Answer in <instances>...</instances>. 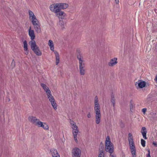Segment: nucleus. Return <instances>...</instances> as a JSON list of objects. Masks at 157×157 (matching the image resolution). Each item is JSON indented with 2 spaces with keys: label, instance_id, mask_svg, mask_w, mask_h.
Masks as SVG:
<instances>
[{
  "label": "nucleus",
  "instance_id": "a19ab883",
  "mask_svg": "<svg viewBox=\"0 0 157 157\" xmlns=\"http://www.w3.org/2000/svg\"><path fill=\"white\" fill-rule=\"evenodd\" d=\"M135 82V85H136V84H137V82Z\"/></svg>",
  "mask_w": 157,
  "mask_h": 157
},
{
  "label": "nucleus",
  "instance_id": "f03ea898",
  "mask_svg": "<svg viewBox=\"0 0 157 157\" xmlns=\"http://www.w3.org/2000/svg\"><path fill=\"white\" fill-rule=\"evenodd\" d=\"M68 6V4L65 3H57L51 5L50 9L54 13H57L61 10L66 9Z\"/></svg>",
  "mask_w": 157,
  "mask_h": 157
},
{
  "label": "nucleus",
  "instance_id": "412c9836",
  "mask_svg": "<svg viewBox=\"0 0 157 157\" xmlns=\"http://www.w3.org/2000/svg\"><path fill=\"white\" fill-rule=\"evenodd\" d=\"M48 45L50 47V50L53 52H55L54 50V43L51 40H49L48 41Z\"/></svg>",
  "mask_w": 157,
  "mask_h": 157
},
{
  "label": "nucleus",
  "instance_id": "58836bf2",
  "mask_svg": "<svg viewBox=\"0 0 157 157\" xmlns=\"http://www.w3.org/2000/svg\"><path fill=\"white\" fill-rule=\"evenodd\" d=\"M155 80L156 81H157V75L156 76Z\"/></svg>",
  "mask_w": 157,
  "mask_h": 157
},
{
  "label": "nucleus",
  "instance_id": "393cba45",
  "mask_svg": "<svg viewBox=\"0 0 157 157\" xmlns=\"http://www.w3.org/2000/svg\"><path fill=\"white\" fill-rule=\"evenodd\" d=\"M111 102H112L113 108H115V99L114 95H112L111 96Z\"/></svg>",
  "mask_w": 157,
  "mask_h": 157
},
{
  "label": "nucleus",
  "instance_id": "6ab92c4d",
  "mask_svg": "<svg viewBox=\"0 0 157 157\" xmlns=\"http://www.w3.org/2000/svg\"><path fill=\"white\" fill-rule=\"evenodd\" d=\"M51 151L52 157H60L56 149H52Z\"/></svg>",
  "mask_w": 157,
  "mask_h": 157
},
{
  "label": "nucleus",
  "instance_id": "c756f323",
  "mask_svg": "<svg viewBox=\"0 0 157 157\" xmlns=\"http://www.w3.org/2000/svg\"><path fill=\"white\" fill-rule=\"evenodd\" d=\"M147 110V109L146 108H144L142 109V112L144 114H145L146 111Z\"/></svg>",
  "mask_w": 157,
  "mask_h": 157
},
{
  "label": "nucleus",
  "instance_id": "473e14b6",
  "mask_svg": "<svg viewBox=\"0 0 157 157\" xmlns=\"http://www.w3.org/2000/svg\"><path fill=\"white\" fill-rule=\"evenodd\" d=\"M133 107V105L132 104H131V105L130 106V109L131 111L132 112L133 109L132 107Z\"/></svg>",
  "mask_w": 157,
  "mask_h": 157
},
{
  "label": "nucleus",
  "instance_id": "a878e982",
  "mask_svg": "<svg viewBox=\"0 0 157 157\" xmlns=\"http://www.w3.org/2000/svg\"><path fill=\"white\" fill-rule=\"evenodd\" d=\"M146 85V82L144 81L138 83V86L140 88H143Z\"/></svg>",
  "mask_w": 157,
  "mask_h": 157
},
{
  "label": "nucleus",
  "instance_id": "9d476101",
  "mask_svg": "<svg viewBox=\"0 0 157 157\" xmlns=\"http://www.w3.org/2000/svg\"><path fill=\"white\" fill-rule=\"evenodd\" d=\"M56 16L58 17L60 19H66L67 17V14L63 11H59L57 13H55Z\"/></svg>",
  "mask_w": 157,
  "mask_h": 157
},
{
  "label": "nucleus",
  "instance_id": "ea45409f",
  "mask_svg": "<svg viewBox=\"0 0 157 157\" xmlns=\"http://www.w3.org/2000/svg\"><path fill=\"white\" fill-rule=\"evenodd\" d=\"M148 154H150V150H148Z\"/></svg>",
  "mask_w": 157,
  "mask_h": 157
},
{
  "label": "nucleus",
  "instance_id": "bb28decb",
  "mask_svg": "<svg viewBox=\"0 0 157 157\" xmlns=\"http://www.w3.org/2000/svg\"><path fill=\"white\" fill-rule=\"evenodd\" d=\"M59 25L60 26L61 28L63 29L64 28V23L62 20H60Z\"/></svg>",
  "mask_w": 157,
  "mask_h": 157
},
{
  "label": "nucleus",
  "instance_id": "cd10ccee",
  "mask_svg": "<svg viewBox=\"0 0 157 157\" xmlns=\"http://www.w3.org/2000/svg\"><path fill=\"white\" fill-rule=\"evenodd\" d=\"M56 56V60H59V53L56 51L54 52Z\"/></svg>",
  "mask_w": 157,
  "mask_h": 157
},
{
  "label": "nucleus",
  "instance_id": "f257e3e1",
  "mask_svg": "<svg viewBox=\"0 0 157 157\" xmlns=\"http://www.w3.org/2000/svg\"><path fill=\"white\" fill-rule=\"evenodd\" d=\"M94 110L95 113V123L97 124L100 123L101 121V114L100 107L98 102V98L95 97L94 101Z\"/></svg>",
  "mask_w": 157,
  "mask_h": 157
},
{
  "label": "nucleus",
  "instance_id": "39448f33",
  "mask_svg": "<svg viewBox=\"0 0 157 157\" xmlns=\"http://www.w3.org/2000/svg\"><path fill=\"white\" fill-rule=\"evenodd\" d=\"M28 119L30 122L38 127L40 128V125L43 123L39 119H37L36 117L33 116H29L28 118Z\"/></svg>",
  "mask_w": 157,
  "mask_h": 157
},
{
  "label": "nucleus",
  "instance_id": "c9c22d12",
  "mask_svg": "<svg viewBox=\"0 0 157 157\" xmlns=\"http://www.w3.org/2000/svg\"><path fill=\"white\" fill-rule=\"evenodd\" d=\"M153 144L156 147L157 146V144L156 143H155V142H153Z\"/></svg>",
  "mask_w": 157,
  "mask_h": 157
},
{
  "label": "nucleus",
  "instance_id": "0eeeda50",
  "mask_svg": "<svg viewBox=\"0 0 157 157\" xmlns=\"http://www.w3.org/2000/svg\"><path fill=\"white\" fill-rule=\"evenodd\" d=\"M47 96L54 109L56 110L57 109V104L53 97L52 94L51 93L49 94H47Z\"/></svg>",
  "mask_w": 157,
  "mask_h": 157
},
{
  "label": "nucleus",
  "instance_id": "ddd939ff",
  "mask_svg": "<svg viewBox=\"0 0 157 157\" xmlns=\"http://www.w3.org/2000/svg\"><path fill=\"white\" fill-rule=\"evenodd\" d=\"M117 58H114L109 61L108 63V65L110 67H113L117 63Z\"/></svg>",
  "mask_w": 157,
  "mask_h": 157
},
{
  "label": "nucleus",
  "instance_id": "72a5a7b5",
  "mask_svg": "<svg viewBox=\"0 0 157 157\" xmlns=\"http://www.w3.org/2000/svg\"><path fill=\"white\" fill-rule=\"evenodd\" d=\"M59 60H56V65H57L58 64V63L59 62Z\"/></svg>",
  "mask_w": 157,
  "mask_h": 157
},
{
  "label": "nucleus",
  "instance_id": "423d86ee",
  "mask_svg": "<svg viewBox=\"0 0 157 157\" xmlns=\"http://www.w3.org/2000/svg\"><path fill=\"white\" fill-rule=\"evenodd\" d=\"M29 19L31 21L33 25H34L40 23L32 11L30 10H29Z\"/></svg>",
  "mask_w": 157,
  "mask_h": 157
},
{
  "label": "nucleus",
  "instance_id": "20e7f679",
  "mask_svg": "<svg viewBox=\"0 0 157 157\" xmlns=\"http://www.w3.org/2000/svg\"><path fill=\"white\" fill-rule=\"evenodd\" d=\"M128 139L132 157H136V150L134 145L132 136V134L130 133H129L128 134Z\"/></svg>",
  "mask_w": 157,
  "mask_h": 157
},
{
  "label": "nucleus",
  "instance_id": "b1692460",
  "mask_svg": "<svg viewBox=\"0 0 157 157\" xmlns=\"http://www.w3.org/2000/svg\"><path fill=\"white\" fill-rule=\"evenodd\" d=\"M40 127H41L45 130H48L49 129V126L45 122H43L41 124Z\"/></svg>",
  "mask_w": 157,
  "mask_h": 157
},
{
  "label": "nucleus",
  "instance_id": "6e6552de",
  "mask_svg": "<svg viewBox=\"0 0 157 157\" xmlns=\"http://www.w3.org/2000/svg\"><path fill=\"white\" fill-rule=\"evenodd\" d=\"M72 157H80L81 151V150L77 147H75L72 150Z\"/></svg>",
  "mask_w": 157,
  "mask_h": 157
},
{
  "label": "nucleus",
  "instance_id": "7ed1b4c3",
  "mask_svg": "<svg viewBox=\"0 0 157 157\" xmlns=\"http://www.w3.org/2000/svg\"><path fill=\"white\" fill-rule=\"evenodd\" d=\"M105 150L107 152L112 153L113 151V144L111 142L109 136L106 138L105 142Z\"/></svg>",
  "mask_w": 157,
  "mask_h": 157
},
{
  "label": "nucleus",
  "instance_id": "1a4fd4ad",
  "mask_svg": "<svg viewBox=\"0 0 157 157\" xmlns=\"http://www.w3.org/2000/svg\"><path fill=\"white\" fill-rule=\"evenodd\" d=\"M77 58L78 60V66H86L85 61L83 56L81 54L77 55Z\"/></svg>",
  "mask_w": 157,
  "mask_h": 157
},
{
  "label": "nucleus",
  "instance_id": "dca6fc26",
  "mask_svg": "<svg viewBox=\"0 0 157 157\" xmlns=\"http://www.w3.org/2000/svg\"><path fill=\"white\" fill-rule=\"evenodd\" d=\"M41 86L42 87L44 91L46 92V95L49 94L51 93L50 90L49 89L48 87L45 84L42 83L41 84Z\"/></svg>",
  "mask_w": 157,
  "mask_h": 157
},
{
  "label": "nucleus",
  "instance_id": "4c0bfd02",
  "mask_svg": "<svg viewBox=\"0 0 157 157\" xmlns=\"http://www.w3.org/2000/svg\"><path fill=\"white\" fill-rule=\"evenodd\" d=\"M147 157H151V156L150 155V154H148L147 155Z\"/></svg>",
  "mask_w": 157,
  "mask_h": 157
},
{
  "label": "nucleus",
  "instance_id": "f8f14e48",
  "mask_svg": "<svg viewBox=\"0 0 157 157\" xmlns=\"http://www.w3.org/2000/svg\"><path fill=\"white\" fill-rule=\"evenodd\" d=\"M33 25L34 28L36 33H39L41 32V30L40 23Z\"/></svg>",
  "mask_w": 157,
  "mask_h": 157
},
{
  "label": "nucleus",
  "instance_id": "c85d7f7f",
  "mask_svg": "<svg viewBox=\"0 0 157 157\" xmlns=\"http://www.w3.org/2000/svg\"><path fill=\"white\" fill-rule=\"evenodd\" d=\"M141 143L142 146L143 147H145V141L144 140L142 139Z\"/></svg>",
  "mask_w": 157,
  "mask_h": 157
},
{
  "label": "nucleus",
  "instance_id": "7c9ffc66",
  "mask_svg": "<svg viewBox=\"0 0 157 157\" xmlns=\"http://www.w3.org/2000/svg\"><path fill=\"white\" fill-rule=\"evenodd\" d=\"M87 117L89 118H90L91 117V115L90 112L88 113L87 115Z\"/></svg>",
  "mask_w": 157,
  "mask_h": 157
},
{
  "label": "nucleus",
  "instance_id": "2eb2a0df",
  "mask_svg": "<svg viewBox=\"0 0 157 157\" xmlns=\"http://www.w3.org/2000/svg\"><path fill=\"white\" fill-rule=\"evenodd\" d=\"M79 69L81 75H85L86 72V66H79Z\"/></svg>",
  "mask_w": 157,
  "mask_h": 157
},
{
  "label": "nucleus",
  "instance_id": "5701e85b",
  "mask_svg": "<svg viewBox=\"0 0 157 157\" xmlns=\"http://www.w3.org/2000/svg\"><path fill=\"white\" fill-rule=\"evenodd\" d=\"M33 51L37 56H40L41 55V52L38 47L33 50Z\"/></svg>",
  "mask_w": 157,
  "mask_h": 157
},
{
  "label": "nucleus",
  "instance_id": "4468645a",
  "mask_svg": "<svg viewBox=\"0 0 157 157\" xmlns=\"http://www.w3.org/2000/svg\"><path fill=\"white\" fill-rule=\"evenodd\" d=\"M79 129L78 128L72 130L74 139L75 142L77 143H78V140L77 138V135Z\"/></svg>",
  "mask_w": 157,
  "mask_h": 157
},
{
  "label": "nucleus",
  "instance_id": "9b49d317",
  "mask_svg": "<svg viewBox=\"0 0 157 157\" xmlns=\"http://www.w3.org/2000/svg\"><path fill=\"white\" fill-rule=\"evenodd\" d=\"M28 32L29 35L31 39L32 40H33L35 37V36L34 31L31 29V27H29Z\"/></svg>",
  "mask_w": 157,
  "mask_h": 157
},
{
  "label": "nucleus",
  "instance_id": "e433bc0d",
  "mask_svg": "<svg viewBox=\"0 0 157 157\" xmlns=\"http://www.w3.org/2000/svg\"><path fill=\"white\" fill-rule=\"evenodd\" d=\"M115 2H116V3L117 4H118L119 2V0H115Z\"/></svg>",
  "mask_w": 157,
  "mask_h": 157
},
{
  "label": "nucleus",
  "instance_id": "f3484780",
  "mask_svg": "<svg viewBox=\"0 0 157 157\" xmlns=\"http://www.w3.org/2000/svg\"><path fill=\"white\" fill-rule=\"evenodd\" d=\"M23 47L25 53L26 55H27L29 54V51L28 48L27 42L26 40H25L23 42Z\"/></svg>",
  "mask_w": 157,
  "mask_h": 157
},
{
  "label": "nucleus",
  "instance_id": "4be33fe9",
  "mask_svg": "<svg viewBox=\"0 0 157 157\" xmlns=\"http://www.w3.org/2000/svg\"><path fill=\"white\" fill-rule=\"evenodd\" d=\"M70 123L72 130L78 128V126L76 125L75 123L73 121L70 120Z\"/></svg>",
  "mask_w": 157,
  "mask_h": 157
},
{
  "label": "nucleus",
  "instance_id": "a211bd4d",
  "mask_svg": "<svg viewBox=\"0 0 157 157\" xmlns=\"http://www.w3.org/2000/svg\"><path fill=\"white\" fill-rule=\"evenodd\" d=\"M140 132L142 135L143 138L145 139H147V138L146 137V134L147 132L146 128L145 127H142Z\"/></svg>",
  "mask_w": 157,
  "mask_h": 157
},
{
  "label": "nucleus",
  "instance_id": "f704fd0d",
  "mask_svg": "<svg viewBox=\"0 0 157 157\" xmlns=\"http://www.w3.org/2000/svg\"><path fill=\"white\" fill-rule=\"evenodd\" d=\"M98 157H103L102 154H99Z\"/></svg>",
  "mask_w": 157,
  "mask_h": 157
},
{
  "label": "nucleus",
  "instance_id": "aec40b11",
  "mask_svg": "<svg viewBox=\"0 0 157 157\" xmlns=\"http://www.w3.org/2000/svg\"><path fill=\"white\" fill-rule=\"evenodd\" d=\"M29 44L30 45L31 48L32 50L37 47L36 42L35 40H33L29 42Z\"/></svg>",
  "mask_w": 157,
  "mask_h": 157
},
{
  "label": "nucleus",
  "instance_id": "2f4dec72",
  "mask_svg": "<svg viewBox=\"0 0 157 157\" xmlns=\"http://www.w3.org/2000/svg\"><path fill=\"white\" fill-rule=\"evenodd\" d=\"M110 157H116V156L114 154H112V153H110Z\"/></svg>",
  "mask_w": 157,
  "mask_h": 157
}]
</instances>
